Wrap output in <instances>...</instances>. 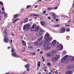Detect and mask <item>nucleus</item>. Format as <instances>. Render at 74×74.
Segmentation results:
<instances>
[{"mask_svg": "<svg viewBox=\"0 0 74 74\" xmlns=\"http://www.w3.org/2000/svg\"><path fill=\"white\" fill-rule=\"evenodd\" d=\"M66 74H72L73 72L71 71H67L66 73Z\"/></svg>", "mask_w": 74, "mask_h": 74, "instance_id": "12", "label": "nucleus"}, {"mask_svg": "<svg viewBox=\"0 0 74 74\" xmlns=\"http://www.w3.org/2000/svg\"><path fill=\"white\" fill-rule=\"evenodd\" d=\"M45 41L44 42L45 43H44L43 46L44 48H46L48 46H49L50 43H48L51 40H52V38L49 36V34L47 32V33L45 36ZM46 42V43H45Z\"/></svg>", "mask_w": 74, "mask_h": 74, "instance_id": "1", "label": "nucleus"}, {"mask_svg": "<svg viewBox=\"0 0 74 74\" xmlns=\"http://www.w3.org/2000/svg\"><path fill=\"white\" fill-rule=\"evenodd\" d=\"M53 19L54 20H55L56 19V14H53Z\"/></svg>", "mask_w": 74, "mask_h": 74, "instance_id": "15", "label": "nucleus"}, {"mask_svg": "<svg viewBox=\"0 0 74 74\" xmlns=\"http://www.w3.org/2000/svg\"><path fill=\"white\" fill-rule=\"evenodd\" d=\"M40 30L42 32H45V31H44V30L43 29H40Z\"/></svg>", "mask_w": 74, "mask_h": 74, "instance_id": "28", "label": "nucleus"}, {"mask_svg": "<svg viewBox=\"0 0 74 74\" xmlns=\"http://www.w3.org/2000/svg\"><path fill=\"white\" fill-rule=\"evenodd\" d=\"M28 22V18H26L24 21V23H26V22Z\"/></svg>", "mask_w": 74, "mask_h": 74, "instance_id": "23", "label": "nucleus"}, {"mask_svg": "<svg viewBox=\"0 0 74 74\" xmlns=\"http://www.w3.org/2000/svg\"><path fill=\"white\" fill-rule=\"evenodd\" d=\"M16 21L15 20L14 21H13V23H15V22H16Z\"/></svg>", "mask_w": 74, "mask_h": 74, "instance_id": "46", "label": "nucleus"}, {"mask_svg": "<svg viewBox=\"0 0 74 74\" xmlns=\"http://www.w3.org/2000/svg\"><path fill=\"white\" fill-rule=\"evenodd\" d=\"M14 19H15V18H17V17H18V14H15V15H14Z\"/></svg>", "mask_w": 74, "mask_h": 74, "instance_id": "24", "label": "nucleus"}, {"mask_svg": "<svg viewBox=\"0 0 74 74\" xmlns=\"http://www.w3.org/2000/svg\"><path fill=\"white\" fill-rule=\"evenodd\" d=\"M63 45H58L56 47L57 49L58 50H62L63 49Z\"/></svg>", "mask_w": 74, "mask_h": 74, "instance_id": "5", "label": "nucleus"}, {"mask_svg": "<svg viewBox=\"0 0 74 74\" xmlns=\"http://www.w3.org/2000/svg\"><path fill=\"white\" fill-rule=\"evenodd\" d=\"M2 10L3 11H4V8H2Z\"/></svg>", "mask_w": 74, "mask_h": 74, "instance_id": "53", "label": "nucleus"}, {"mask_svg": "<svg viewBox=\"0 0 74 74\" xmlns=\"http://www.w3.org/2000/svg\"><path fill=\"white\" fill-rule=\"evenodd\" d=\"M40 23L42 26H44V25H45V21L40 22Z\"/></svg>", "mask_w": 74, "mask_h": 74, "instance_id": "13", "label": "nucleus"}, {"mask_svg": "<svg viewBox=\"0 0 74 74\" xmlns=\"http://www.w3.org/2000/svg\"><path fill=\"white\" fill-rule=\"evenodd\" d=\"M14 51H15V50L14 49H13L12 48V51H11L12 52H14Z\"/></svg>", "mask_w": 74, "mask_h": 74, "instance_id": "29", "label": "nucleus"}, {"mask_svg": "<svg viewBox=\"0 0 74 74\" xmlns=\"http://www.w3.org/2000/svg\"><path fill=\"white\" fill-rule=\"evenodd\" d=\"M10 48H11L10 47H8V49H10Z\"/></svg>", "mask_w": 74, "mask_h": 74, "instance_id": "54", "label": "nucleus"}, {"mask_svg": "<svg viewBox=\"0 0 74 74\" xmlns=\"http://www.w3.org/2000/svg\"><path fill=\"white\" fill-rule=\"evenodd\" d=\"M36 36H37V37H40L41 35V32H38L36 33Z\"/></svg>", "mask_w": 74, "mask_h": 74, "instance_id": "7", "label": "nucleus"}, {"mask_svg": "<svg viewBox=\"0 0 74 74\" xmlns=\"http://www.w3.org/2000/svg\"><path fill=\"white\" fill-rule=\"evenodd\" d=\"M70 29L69 28H67L66 29V31L67 32H70Z\"/></svg>", "mask_w": 74, "mask_h": 74, "instance_id": "30", "label": "nucleus"}, {"mask_svg": "<svg viewBox=\"0 0 74 74\" xmlns=\"http://www.w3.org/2000/svg\"><path fill=\"white\" fill-rule=\"evenodd\" d=\"M19 18H16V19L15 20L17 21H18V20H19Z\"/></svg>", "mask_w": 74, "mask_h": 74, "instance_id": "50", "label": "nucleus"}, {"mask_svg": "<svg viewBox=\"0 0 74 74\" xmlns=\"http://www.w3.org/2000/svg\"><path fill=\"white\" fill-rule=\"evenodd\" d=\"M30 29V24L25 25L23 27V30H26V31H28Z\"/></svg>", "mask_w": 74, "mask_h": 74, "instance_id": "2", "label": "nucleus"}, {"mask_svg": "<svg viewBox=\"0 0 74 74\" xmlns=\"http://www.w3.org/2000/svg\"><path fill=\"white\" fill-rule=\"evenodd\" d=\"M46 12H46V11L45 10H44V11L43 13V14H46Z\"/></svg>", "mask_w": 74, "mask_h": 74, "instance_id": "38", "label": "nucleus"}, {"mask_svg": "<svg viewBox=\"0 0 74 74\" xmlns=\"http://www.w3.org/2000/svg\"><path fill=\"white\" fill-rule=\"evenodd\" d=\"M23 74H26V71H25L23 73Z\"/></svg>", "mask_w": 74, "mask_h": 74, "instance_id": "64", "label": "nucleus"}, {"mask_svg": "<svg viewBox=\"0 0 74 74\" xmlns=\"http://www.w3.org/2000/svg\"><path fill=\"white\" fill-rule=\"evenodd\" d=\"M39 29H40V27L39 26H38L36 29H35V32H37V31H38V30H39Z\"/></svg>", "mask_w": 74, "mask_h": 74, "instance_id": "18", "label": "nucleus"}, {"mask_svg": "<svg viewBox=\"0 0 74 74\" xmlns=\"http://www.w3.org/2000/svg\"><path fill=\"white\" fill-rule=\"evenodd\" d=\"M42 43H43V42H41L39 44V46H41V45H42Z\"/></svg>", "mask_w": 74, "mask_h": 74, "instance_id": "32", "label": "nucleus"}, {"mask_svg": "<svg viewBox=\"0 0 74 74\" xmlns=\"http://www.w3.org/2000/svg\"><path fill=\"white\" fill-rule=\"evenodd\" d=\"M61 30L62 32V33H64L66 31V29L64 28H62L61 29Z\"/></svg>", "mask_w": 74, "mask_h": 74, "instance_id": "16", "label": "nucleus"}, {"mask_svg": "<svg viewBox=\"0 0 74 74\" xmlns=\"http://www.w3.org/2000/svg\"><path fill=\"white\" fill-rule=\"evenodd\" d=\"M56 40H54L52 42L51 45L52 46H55V44H56Z\"/></svg>", "mask_w": 74, "mask_h": 74, "instance_id": "9", "label": "nucleus"}, {"mask_svg": "<svg viewBox=\"0 0 74 74\" xmlns=\"http://www.w3.org/2000/svg\"><path fill=\"white\" fill-rule=\"evenodd\" d=\"M42 59L43 60V62H45V60L44 59V57H43V56H42Z\"/></svg>", "mask_w": 74, "mask_h": 74, "instance_id": "34", "label": "nucleus"}, {"mask_svg": "<svg viewBox=\"0 0 74 74\" xmlns=\"http://www.w3.org/2000/svg\"><path fill=\"white\" fill-rule=\"evenodd\" d=\"M42 53H43V52H42V51H41L40 52V53H41V54H42Z\"/></svg>", "mask_w": 74, "mask_h": 74, "instance_id": "58", "label": "nucleus"}, {"mask_svg": "<svg viewBox=\"0 0 74 74\" xmlns=\"http://www.w3.org/2000/svg\"><path fill=\"white\" fill-rule=\"evenodd\" d=\"M16 58H20V57L19 56H16Z\"/></svg>", "mask_w": 74, "mask_h": 74, "instance_id": "49", "label": "nucleus"}, {"mask_svg": "<svg viewBox=\"0 0 74 74\" xmlns=\"http://www.w3.org/2000/svg\"><path fill=\"white\" fill-rule=\"evenodd\" d=\"M48 18L49 19H51V17H48Z\"/></svg>", "mask_w": 74, "mask_h": 74, "instance_id": "61", "label": "nucleus"}, {"mask_svg": "<svg viewBox=\"0 0 74 74\" xmlns=\"http://www.w3.org/2000/svg\"><path fill=\"white\" fill-rule=\"evenodd\" d=\"M22 43L23 44V45H26V42H25V41H23V42H22Z\"/></svg>", "mask_w": 74, "mask_h": 74, "instance_id": "31", "label": "nucleus"}, {"mask_svg": "<svg viewBox=\"0 0 74 74\" xmlns=\"http://www.w3.org/2000/svg\"><path fill=\"white\" fill-rule=\"evenodd\" d=\"M48 66H50L51 65V63H47Z\"/></svg>", "mask_w": 74, "mask_h": 74, "instance_id": "41", "label": "nucleus"}, {"mask_svg": "<svg viewBox=\"0 0 74 74\" xmlns=\"http://www.w3.org/2000/svg\"><path fill=\"white\" fill-rule=\"evenodd\" d=\"M25 67H26L27 68V67H29V64H27L25 66Z\"/></svg>", "mask_w": 74, "mask_h": 74, "instance_id": "33", "label": "nucleus"}, {"mask_svg": "<svg viewBox=\"0 0 74 74\" xmlns=\"http://www.w3.org/2000/svg\"><path fill=\"white\" fill-rule=\"evenodd\" d=\"M68 59V55H66L63 57L61 60V63H64L66 62Z\"/></svg>", "mask_w": 74, "mask_h": 74, "instance_id": "3", "label": "nucleus"}, {"mask_svg": "<svg viewBox=\"0 0 74 74\" xmlns=\"http://www.w3.org/2000/svg\"><path fill=\"white\" fill-rule=\"evenodd\" d=\"M73 68L74 69V64L73 65L72 67L71 66H69L67 67V69H69V70H71V69H72Z\"/></svg>", "mask_w": 74, "mask_h": 74, "instance_id": "10", "label": "nucleus"}, {"mask_svg": "<svg viewBox=\"0 0 74 74\" xmlns=\"http://www.w3.org/2000/svg\"><path fill=\"white\" fill-rule=\"evenodd\" d=\"M34 44L35 45H37L38 44H39V42H34Z\"/></svg>", "mask_w": 74, "mask_h": 74, "instance_id": "25", "label": "nucleus"}, {"mask_svg": "<svg viewBox=\"0 0 74 74\" xmlns=\"http://www.w3.org/2000/svg\"><path fill=\"white\" fill-rule=\"evenodd\" d=\"M74 62V57H73L72 58L71 60V62Z\"/></svg>", "mask_w": 74, "mask_h": 74, "instance_id": "27", "label": "nucleus"}, {"mask_svg": "<svg viewBox=\"0 0 74 74\" xmlns=\"http://www.w3.org/2000/svg\"><path fill=\"white\" fill-rule=\"evenodd\" d=\"M36 14H33V16H36Z\"/></svg>", "mask_w": 74, "mask_h": 74, "instance_id": "63", "label": "nucleus"}, {"mask_svg": "<svg viewBox=\"0 0 74 74\" xmlns=\"http://www.w3.org/2000/svg\"><path fill=\"white\" fill-rule=\"evenodd\" d=\"M36 16H39V15L38 14H36Z\"/></svg>", "mask_w": 74, "mask_h": 74, "instance_id": "59", "label": "nucleus"}, {"mask_svg": "<svg viewBox=\"0 0 74 74\" xmlns=\"http://www.w3.org/2000/svg\"><path fill=\"white\" fill-rule=\"evenodd\" d=\"M2 14L3 15L5 14V11H4L2 13Z\"/></svg>", "mask_w": 74, "mask_h": 74, "instance_id": "47", "label": "nucleus"}, {"mask_svg": "<svg viewBox=\"0 0 74 74\" xmlns=\"http://www.w3.org/2000/svg\"><path fill=\"white\" fill-rule=\"evenodd\" d=\"M30 7H31V6L29 5L27 6V8H29Z\"/></svg>", "mask_w": 74, "mask_h": 74, "instance_id": "35", "label": "nucleus"}, {"mask_svg": "<svg viewBox=\"0 0 74 74\" xmlns=\"http://www.w3.org/2000/svg\"><path fill=\"white\" fill-rule=\"evenodd\" d=\"M54 10H56V9H58V7L56 6L55 8H54Z\"/></svg>", "mask_w": 74, "mask_h": 74, "instance_id": "45", "label": "nucleus"}, {"mask_svg": "<svg viewBox=\"0 0 74 74\" xmlns=\"http://www.w3.org/2000/svg\"><path fill=\"white\" fill-rule=\"evenodd\" d=\"M65 25L66 26H69V25H67V24H65Z\"/></svg>", "mask_w": 74, "mask_h": 74, "instance_id": "57", "label": "nucleus"}, {"mask_svg": "<svg viewBox=\"0 0 74 74\" xmlns=\"http://www.w3.org/2000/svg\"><path fill=\"white\" fill-rule=\"evenodd\" d=\"M55 10V9L53 7H51V8H47V10L48 11H50L51 10Z\"/></svg>", "mask_w": 74, "mask_h": 74, "instance_id": "14", "label": "nucleus"}, {"mask_svg": "<svg viewBox=\"0 0 74 74\" xmlns=\"http://www.w3.org/2000/svg\"><path fill=\"white\" fill-rule=\"evenodd\" d=\"M30 48H31V49H32V48H33V47H32V46H30Z\"/></svg>", "mask_w": 74, "mask_h": 74, "instance_id": "60", "label": "nucleus"}, {"mask_svg": "<svg viewBox=\"0 0 74 74\" xmlns=\"http://www.w3.org/2000/svg\"><path fill=\"white\" fill-rule=\"evenodd\" d=\"M56 51L53 50L51 51V54H52L51 55H52V56H53V55L56 53Z\"/></svg>", "mask_w": 74, "mask_h": 74, "instance_id": "11", "label": "nucleus"}, {"mask_svg": "<svg viewBox=\"0 0 74 74\" xmlns=\"http://www.w3.org/2000/svg\"><path fill=\"white\" fill-rule=\"evenodd\" d=\"M42 38H43V36H42L38 38L37 39V41L38 42H40V41H41L42 40Z\"/></svg>", "mask_w": 74, "mask_h": 74, "instance_id": "8", "label": "nucleus"}, {"mask_svg": "<svg viewBox=\"0 0 74 74\" xmlns=\"http://www.w3.org/2000/svg\"><path fill=\"white\" fill-rule=\"evenodd\" d=\"M60 25H57L55 26V27H59Z\"/></svg>", "mask_w": 74, "mask_h": 74, "instance_id": "36", "label": "nucleus"}, {"mask_svg": "<svg viewBox=\"0 0 74 74\" xmlns=\"http://www.w3.org/2000/svg\"><path fill=\"white\" fill-rule=\"evenodd\" d=\"M37 25H33L31 28V32H33L34 30H35V29L36 28V27Z\"/></svg>", "mask_w": 74, "mask_h": 74, "instance_id": "6", "label": "nucleus"}, {"mask_svg": "<svg viewBox=\"0 0 74 74\" xmlns=\"http://www.w3.org/2000/svg\"><path fill=\"white\" fill-rule=\"evenodd\" d=\"M0 4L2 5H3V3L2 2H0Z\"/></svg>", "mask_w": 74, "mask_h": 74, "instance_id": "40", "label": "nucleus"}, {"mask_svg": "<svg viewBox=\"0 0 74 74\" xmlns=\"http://www.w3.org/2000/svg\"><path fill=\"white\" fill-rule=\"evenodd\" d=\"M31 39L32 40H33V41H34V40H35V38H34V37H32Z\"/></svg>", "mask_w": 74, "mask_h": 74, "instance_id": "39", "label": "nucleus"}, {"mask_svg": "<svg viewBox=\"0 0 74 74\" xmlns=\"http://www.w3.org/2000/svg\"><path fill=\"white\" fill-rule=\"evenodd\" d=\"M59 21V19H56V22H57V21Z\"/></svg>", "mask_w": 74, "mask_h": 74, "instance_id": "55", "label": "nucleus"}, {"mask_svg": "<svg viewBox=\"0 0 74 74\" xmlns=\"http://www.w3.org/2000/svg\"><path fill=\"white\" fill-rule=\"evenodd\" d=\"M51 48V47H46L45 48V50H49V49H50Z\"/></svg>", "mask_w": 74, "mask_h": 74, "instance_id": "19", "label": "nucleus"}, {"mask_svg": "<svg viewBox=\"0 0 74 74\" xmlns=\"http://www.w3.org/2000/svg\"><path fill=\"white\" fill-rule=\"evenodd\" d=\"M38 5H36V6H35V7H34V8H37L38 7Z\"/></svg>", "mask_w": 74, "mask_h": 74, "instance_id": "51", "label": "nucleus"}, {"mask_svg": "<svg viewBox=\"0 0 74 74\" xmlns=\"http://www.w3.org/2000/svg\"><path fill=\"white\" fill-rule=\"evenodd\" d=\"M12 55L13 56H14V57H16V53H12Z\"/></svg>", "mask_w": 74, "mask_h": 74, "instance_id": "21", "label": "nucleus"}, {"mask_svg": "<svg viewBox=\"0 0 74 74\" xmlns=\"http://www.w3.org/2000/svg\"><path fill=\"white\" fill-rule=\"evenodd\" d=\"M47 56L48 57H50V56H52V55L50 53H48L47 54Z\"/></svg>", "mask_w": 74, "mask_h": 74, "instance_id": "17", "label": "nucleus"}, {"mask_svg": "<svg viewBox=\"0 0 74 74\" xmlns=\"http://www.w3.org/2000/svg\"><path fill=\"white\" fill-rule=\"evenodd\" d=\"M4 41L6 42V43H8V42H7V41H8V38L7 37H5L4 38Z\"/></svg>", "mask_w": 74, "mask_h": 74, "instance_id": "20", "label": "nucleus"}, {"mask_svg": "<svg viewBox=\"0 0 74 74\" xmlns=\"http://www.w3.org/2000/svg\"><path fill=\"white\" fill-rule=\"evenodd\" d=\"M50 71H51V73H53V74L54 73V72H53V71H52V70H50Z\"/></svg>", "mask_w": 74, "mask_h": 74, "instance_id": "48", "label": "nucleus"}, {"mask_svg": "<svg viewBox=\"0 0 74 74\" xmlns=\"http://www.w3.org/2000/svg\"><path fill=\"white\" fill-rule=\"evenodd\" d=\"M69 17L67 16H65V18H68Z\"/></svg>", "mask_w": 74, "mask_h": 74, "instance_id": "52", "label": "nucleus"}, {"mask_svg": "<svg viewBox=\"0 0 74 74\" xmlns=\"http://www.w3.org/2000/svg\"><path fill=\"white\" fill-rule=\"evenodd\" d=\"M19 14H20L21 15H22V12H20L19 13Z\"/></svg>", "mask_w": 74, "mask_h": 74, "instance_id": "43", "label": "nucleus"}, {"mask_svg": "<svg viewBox=\"0 0 74 74\" xmlns=\"http://www.w3.org/2000/svg\"><path fill=\"white\" fill-rule=\"evenodd\" d=\"M42 0H38V1H39V2H41V1Z\"/></svg>", "mask_w": 74, "mask_h": 74, "instance_id": "56", "label": "nucleus"}, {"mask_svg": "<svg viewBox=\"0 0 74 74\" xmlns=\"http://www.w3.org/2000/svg\"><path fill=\"white\" fill-rule=\"evenodd\" d=\"M4 33L6 35H7V30H6V29H5Z\"/></svg>", "mask_w": 74, "mask_h": 74, "instance_id": "26", "label": "nucleus"}, {"mask_svg": "<svg viewBox=\"0 0 74 74\" xmlns=\"http://www.w3.org/2000/svg\"><path fill=\"white\" fill-rule=\"evenodd\" d=\"M56 74H58V72L57 71H56L55 72Z\"/></svg>", "mask_w": 74, "mask_h": 74, "instance_id": "44", "label": "nucleus"}, {"mask_svg": "<svg viewBox=\"0 0 74 74\" xmlns=\"http://www.w3.org/2000/svg\"><path fill=\"white\" fill-rule=\"evenodd\" d=\"M60 58V55H57L54 56L52 58V60L53 62H56L57 61L58 58Z\"/></svg>", "mask_w": 74, "mask_h": 74, "instance_id": "4", "label": "nucleus"}, {"mask_svg": "<svg viewBox=\"0 0 74 74\" xmlns=\"http://www.w3.org/2000/svg\"><path fill=\"white\" fill-rule=\"evenodd\" d=\"M32 55H36V53H32Z\"/></svg>", "mask_w": 74, "mask_h": 74, "instance_id": "42", "label": "nucleus"}, {"mask_svg": "<svg viewBox=\"0 0 74 74\" xmlns=\"http://www.w3.org/2000/svg\"><path fill=\"white\" fill-rule=\"evenodd\" d=\"M38 66L40 67L41 66V62H39L38 64Z\"/></svg>", "mask_w": 74, "mask_h": 74, "instance_id": "22", "label": "nucleus"}, {"mask_svg": "<svg viewBox=\"0 0 74 74\" xmlns=\"http://www.w3.org/2000/svg\"><path fill=\"white\" fill-rule=\"evenodd\" d=\"M27 71H29V68H28L27 69Z\"/></svg>", "mask_w": 74, "mask_h": 74, "instance_id": "62", "label": "nucleus"}, {"mask_svg": "<svg viewBox=\"0 0 74 74\" xmlns=\"http://www.w3.org/2000/svg\"><path fill=\"white\" fill-rule=\"evenodd\" d=\"M4 16L5 17H7V14L6 13H5Z\"/></svg>", "mask_w": 74, "mask_h": 74, "instance_id": "37", "label": "nucleus"}]
</instances>
